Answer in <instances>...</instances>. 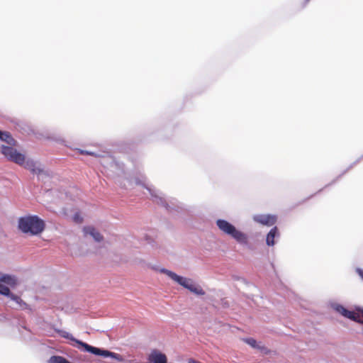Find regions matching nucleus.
Returning <instances> with one entry per match:
<instances>
[{
    "label": "nucleus",
    "mask_w": 363,
    "mask_h": 363,
    "mask_svg": "<svg viewBox=\"0 0 363 363\" xmlns=\"http://www.w3.org/2000/svg\"><path fill=\"white\" fill-rule=\"evenodd\" d=\"M18 228L26 234L37 235L43 231L45 223L37 216H27L19 218Z\"/></svg>",
    "instance_id": "1"
},
{
    "label": "nucleus",
    "mask_w": 363,
    "mask_h": 363,
    "mask_svg": "<svg viewBox=\"0 0 363 363\" xmlns=\"http://www.w3.org/2000/svg\"><path fill=\"white\" fill-rule=\"evenodd\" d=\"M2 154L9 160L19 164L23 165L25 168L29 169L33 173H40L41 169L36 167V164L33 160L26 161L25 156L16 151L13 147L2 145Z\"/></svg>",
    "instance_id": "2"
},
{
    "label": "nucleus",
    "mask_w": 363,
    "mask_h": 363,
    "mask_svg": "<svg viewBox=\"0 0 363 363\" xmlns=\"http://www.w3.org/2000/svg\"><path fill=\"white\" fill-rule=\"evenodd\" d=\"M61 336L63 337H65L67 339L71 340L72 341H74L79 345L82 346L86 352H89L95 355L103 356L105 357H111L114 358L120 362L123 360L121 355H120L117 353H114V352L108 351V350H101L100 348L91 346V345H88L87 343L83 342L80 340L75 339L74 337H72V335L69 334L67 332H65V331L61 332Z\"/></svg>",
    "instance_id": "3"
},
{
    "label": "nucleus",
    "mask_w": 363,
    "mask_h": 363,
    "mask_svg": "<svg viewBox=\"0 0 363 363\" xmlns=\"http://www.w3.org/2000/svg\"><path fill=\"white\" fill-rule=\"evenodd\" d=\"M218 228L225 234L234 238L238 242L242 245L247 244V236L242 232L225 220L218 219L216 221Z\"/></svg>",
    "instance_id": "4"
},
{
    "label": "nucleus",
    "mask_w": 363,
    "mask_h": 363,
    "mask_svg": "<svg viewBox=\"0 0 363 363\" xmlns=\"http://www.w3.org/2000/svg\"><path fill=\"white\" fill-rule=\"evenodd\" d=\"M161 272L166 274L172 280L177 282L184 288L189 289L191 292L196 295L205 294V291L202 289V288L195 284L191 279L179 276L174 272L165 269H161Z\"/></svg>",
    "instance_id": "5"
},
{
    "label": "nucleus",
    "mask_w": 363,
    "mask_h": 363,
    "mask_svg": "<svg viewBox=\"0 0 363 363\" xmlns=\"http://www.w3.org/2000/svg\"><path fill=\"white\" fill-rule=\"evenodd\" d=\"M161 272L166 274L172 280L177 282L184 288L189 289L191 292L196 295L205 294V291L202 289V288L195 284L191 279L179 276L174 272L165 269H161Z\"/></svg>",
    "instance_id": "6"
},
{
    "label": "nucleus",
    "mask_w": 363,
    "mask_h": 363,
    "mask_svg": "<svg viewBox=\"0 0 363 363\" xmlns=\"http://www.w3.org/2000/svg\"><path fill=\"white\" fill-rule=\"evenodd\" d=\"M148 363H167V355L158 350H152L147 356Z\"/></svg>",
    "instance_id": "7"
},
{
    "label": "nucleus",
    "mask_w": 363,
    "mask_h": 363,
    "mask_svg": "<svg viewBox=\"0 0 363 363\" xmlns=\"http://www.w3.org/2000/svg\"><path fill=\"white\" fill-rule=\"evenodd\" d=\"M253 219L255 222L267 226H272L277 221V217L272 215H256Z\"/></svg>",
    "instance_id": "8"
},
{
    "label": "nucleus",
    "mask_w": 363,
    "mask_h": 363,
    "mask_svg": "<svg viewBox=\"0 0 363 363\" xmlns=\"http://www.w3.org/2000/svg\"><path fill=\"white\" fill-rule=\"evenodd\" d=\"M85 234L91 235L96 242H101L104 240L103 235L92 226H86L83 228Z\"/></svg>",
    "instance_id": "9"
},
{
    "label": "nucleus",
    "mask_w": 363,
    "mask_h": 363,
    "mask_svg": "<svg viewBox=\"0 0 363 363\" xmlns=\"http://www.w3.org/2000/svg\"><path fill=\"white\" fill-rule=\"evenodd\" d=\"M0 140L6 142L8 145L11 146H15L16 144V141L13 138L11 135L6 131L0 130Z\"/></svg>",
    "instance_id": "10"
},
{
    "label": "nucleus",
    "mask_w": 363,
    "mask_h": 363,
    "mask_svg": "<svg viewBox=\"0 0 363 363\" xmlns=\"http://www.w3.org/2000/svg\"><path fill=\"white\" fill-rule=\"evenodd\" d=\"M0 282L4 283L13 287L16 285L17 280L14 276L1 274Z\"/></svg>",
    "instance_id": "11"
},
{
    "label": "nucleus",
    "mask_w": 363,
    "mask_h": 363,
    "mask_svg": "<svg viewBox=\"0 0 363 363\" xmlns=\"http://www.w3.org/2000/svg\"><path fill=\"white\" fill-rule=\"evenodd\" d=\"M279 236L278 229L277 227H274L270 230L267 235L266 242L269 246H273L274 245L275 237Z\"/></svg>",
    "instance_id": "12"
},
{
    "label": "nucleus",
    "mask_w": 363,
    "mask_h": 363,
    "mask_svg": "<svg viewBox=\"0 0 363 363\" xmlns=\"http://www.w3.org/2000/svg\"><path fill=\"white\" fill-rule=\"evenodd\" d=\"M244 341L253 348H258L261 350H265L264 347H259L257 341L253 338H247V339H245Z\"/></svg>",
    "instance_id": "13"
},
{
    "label": "nucleus",
    "mask_w": 363,
    "mask_h": 363,
    "mask_svg": "<svg viewBox=\"0 0 363 363\" xmlns=\"http://www.w3.org/2000/svg\"><path fill=\"white\" fill-rule=\"evenodd\" d=\"M0 294L4 296L10 295L9 288L2 284H0Z\"/></svg>",
    "instance_id": "14"
},
{
    "label": "nucleus",
    "mask_w": 363,
    "mask_h": 363,
    "mask_svg": "<svg viewBox=\"0 0 363 363\" xmlns=\"http://www.w3.org/2000/svg\"><path fill=\"white\" fill-rule=\"evenodd\" d=\"M74 222L76 223H80L82 222L83 219L81 217L80 214L79 213H76L74 216V218H73Z\"/></svg>",
    "instance_id": "15"
},
{
    "label": "nucleus",
    "mask_w": 363,
    "mask_h": 363,
    "mask_svg": "<svg viewBox=\"0 0 363 363\" xmlns=\"http://www.w3.org/2000/svg\"><path fill=\"white\" fill-rule=\"evenodd\" d=\"M22 308H28V306L21 298V301L16 302Z\"/></svg>",
    "instance_id": "16"
},
{
    "label": "nucleus",
    "mask_w": 363,
    "mask_h": 363,
    "mask_svg": "<svg viewBox=\"0 0 363 363\" xmlns=\"http://www.w3.org/2000/svg\"><path fill=\"white\" fill-rule=\"evenodd\" d=\"M79 152L81 155H96L94 152H89L87 150H79Z\"/></svg>",
    "instance_id": "17"
},
{
    "label": "nucleus",
    "mask_w": 363,
    "mask_h": 363,
    "mask_svg": "<svg viewBox=\"0 0 363 363\" xmlns=\"http://www.w3.org/2000/svg\"><path fill=\"white\" fill-rule=\"evenodd\" d=\"M8 296H9L11 298V299H12L13 301L17 302L18 301H21V298L13 294H11L10 293V295H9Z\"/></svg>",
    "instance_id": "18"
},
{
    "label": "nucleus",
    "mask_w": 363,
    "mask_h": 363,
    "mask_svg": "<svg viewBox=\"0 0 363 363\" xmlns=\"http://www.w3.org/2000/svg\"><path fill=\"white\" fill-rule=\"evenodd\" d=\"M309 1H310V0H301L300 1V6L301 8H305Z\"/></svg>",
    "instance_id": "19"
},
{
    "label": "nucleus",
    "mask_w": 363,
    "mask_h": 363,
    "mask_svg": "<svg viewBox=\"0 0 363 363\" xmlns=\"http://www.w3.org/2000/svg\"><path fill=\"white\" fill-rule=\"evenodd\" d=\"M357 272L361 277V278L363 279V270L361 269H357Z\"/></svg>",
    "instance_id": "20"
},
{
    "label": "nucleus",
    "mask_w": 363,
    "mask_h": 363,
    "mask_svg": "<svg viewBox=\"0 0 363 363\" xmlns=\"http://www.w3.org/2000/svg\"><path fill=\"white\" fill-rule=\"evenodd\" d=\"M188 363H201V362L194 359H189L188 361Z\"/></svg>",
    "instance_id": "21"
}]
</instances>
